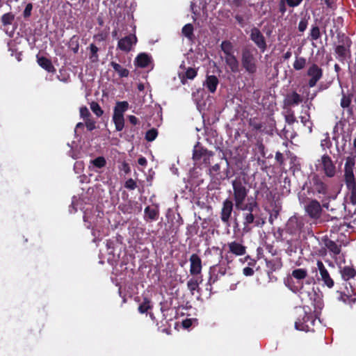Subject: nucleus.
Returning <instances> with one entry per match:
<instances>
[{"label":"nucleus","mask_w":356,"mask_h":356,"mask_svg":"<svg viewBox=\"0 0 356 356\" xmlns=\"http://www.w3.org/2000/svg\"><path fill=\"white\" fill-rule=\"evenodd\" d=\"M234 191V200L237 209H244L243 206L245 205V198L249 190L245 186V182L241 178H236L232 181Z\"/></svg>","instance_id":"obj_1"},{"label":"nucleus","mask_w":356,"mask_h":356,"mask_svg":"<svg viewBox=\"0 0 356 356\" xmlns=\"http://www.w3.org/2000/svg\"><path fill=\"white\" fill-rule=\"evenodd\" d=\"M355 161L353 158L348 157L344 167V176L348 188L352 189L351 200L353 204H356V184L353 173Z\"/></svg>","instance_id":"obj_2"},{"label":"nucleus","mask_w":356,"mask_h":356,"mask_svg":"<svg viewBox=\"0 0 356 356\" xmlns=\"http://www.w3.org/2000/svg\"><path fill=\"white\" fill-rule=\"evenodd\" d=\"M313 273H316V278L318 282H322L323 286L332 289L334 285V280L331 277L323 263L318 260L316 266L313 268Z\"/></svg>","instance_id":"obj_3"},{"label":"nucleus","mask_w":356,"mask_h":356,"mask_svg":"<svg viewBox=\"0 0 356 356\" xmlns=\"http://www.w3.org/2000/svg\"><path fill=\"white\" fill-rule=\"evenodd\" d=\"M257 60L253 52L249 49H243L241 54V64L249 74H254L257 70Z\"/></svg>","instance_id":"obj_4"},{"label":"nucleus","mask_w":356,"mask_h":356,"mask_svg":"<svg viewBox=\"0 0 356 356\" xmlns=\"http://www.w3.org/2000/svg\"><path fill=\"white\" fill-rule=\"evenodd\" d=\"M245 209H241L243 211V232H248L250 230L251 227L250 225L254 222V211L257 207V203L254 201H251L246 203L245 205L243 206Z\"/></svg>","instance_id":"obj_5"},{"label":"nucleus","mask_w":356,"mask_h":356,"mask_svg":"<svg viewBox=\"0 0 356 356\" xmlns=\"http://www.w3.org/2000/svg\"><path fill=\"white\" fill-rule=\"evenodd\" d=\"M213 156V153L209 152L207 149L203 148L199 145H196L193 149V160L195 165H208L210 163L211 158Z\"/></svg>","instance_id":"obj_6"},{"label":"nucleus","mask_w":356,"mask_h":356,"mask_svg":"<svg viewBox=\"0 0 356 356\" xmlns=\"http://www.w3.org/2000/svg\"><path fill=\"white\" fill-rule=\"evenodd\" d=\"M318 170L324 172L326 176L332 177L336 172V168L331 158L327 155H323L318 160L316 164Z\"/></svg>","instance_id":"obj_7"},{"label":"nucleus","mask_w":356,"mask_h":356,"mask_svg":"<svg viewBox=\"0 0 356 356\" xmlns=\"http://www.w3.org/2000/svg\"><path fill=\"white\" fill-rule=\"evenodd\" d=\"M103 215L102 212L97 211V210L92 211L87 208L84 211L83 215V220L87 228L93 229L94 227L98 224L99 220L102 219Z\"/></svg>","instance_id":"obj_8"},{"label":"nucleus","mask_w":356,"mask_h":356,"mask_svg":"<svg viewBox=\"0 0 356 356\" xmlns=\"http://www.w3.org/2000/svg\"><path fill=\"white\" fill-rule=\"evenodd\" d=\"M316 319L313 318L312 315L304 312V316L302 320L298 319L295 323V327L296 330L310 332L314 330V325L315 324Z\"/></svg>","instance_id":"obj_9"},{"label":"nucleus","mask_w":356,"mask_h":356,"mask_svg":"<svg viewBox=\"0 0 356 356\" xmlns=\"http://www.w3.org/2000/svg\"><path fill=\"white\" fill-rule=\"evenodd\" d=\"M305 211L311 218L318 219L321 217L322 207L317 200H312L305 205Z\"/></svg>","instance_id":"obj_10"},{"label":"nucleus","mask_w":356,"mask_h":356,"mask_svg":"<svg viewBox=\"0 0 356 356\" xmlns=\"http://www.w3.org/2000/svg\"><path fill=\"white\" fill-rule=\"evenodd\" d=\"M307 75L310 77L308 84L309 87H314L316 83L321 79L323 76V71L317 65H312L308 70Z\"/></svg>","instance_id":"obj_11"},{"label":"nucleus","mask_w":356,"mask_h":356,"mask_svg":"<svg viewBox=\"0 0 356 356\" xmlns=\"http://www.w3.org/2000/svg\"><path fill=\"white\" fill-rule=\"evenodd\" d=\"M250 39L264 52L266 49L265 38L258 28L254 27L250 31Z\"/></svg>","instance_id":"obj_12"},{"label":"nucleus","mask_w":356,"mask_h":356,"mask_svg":"<svg viewBox=\"0 0 356 356\" xmlns=\"http://www.w3.org/2000/svg\"><path fill=\"white\" fill-rule=\"evenodd\" d=\"M233 211V202L229 199H226L222 203V207L220 213V219L227 226H229V218Z\"/></svg>","instance_id":"obj_13"},{"label":"nucleus","mask_w":356,"mask_h":356,"mask_svg":"<svg viewBox=\"0 0 356 356\" xmlns=\"http://www.w3.org/2000/svg\"><path fill=\"white\" fill-rule=\"evenodd\" d=\"M137 38L135 35L131 34L120 39L118 41V47L123 51H129L136 44Z\"/></svg>","instance_id":"obj_14"},{"label":"nucleus","mask_w":356,"mask_h":356,"mask_svg":"<svg viewBox=\"0 0 356 356\" xmlns=\"http://www.w3.org/2000/svg\"><path fill=\"white\" fill-rule=\"evenodd\" d=\"M228 252L235 256H243L246 253V247L242 243L238 241H232L227 244Z\"/></svg>","instance_id":"obj_15"},{"label":"nucleus","mask_w":356,"mask_h":356,"mask_svg":"<svg viewBox=\"0 0 356 356\" xmlns=\"http://www.w3.org/2000/svg\"><path fill=\"white\" fill-rule=\"evenodd\" d=\"M190 273L192 275H199L202 271V260L200 257L196 254H193L190 257Z\"/></svg>","instance_id":"obj_16"},{"label":"nucleus","mask_w":356,"mask_h":356,"mask_svg":"<svg viewBox=\"0 0 356 356\" xmlns=\"http://www.w3.org/2000/svg\"><path fill=\"white\" fill-rule=\"evenodd\" d=\"M350 42L346 40V42L343 44L337 46L335 52L337 55V58L340 60L346 59L350 56Z\"/></svg>","instance_id":"obj_17"},{"label":"nucleus","mask_w":356,"mask_h":356,"mask_svg":"<svg viewBox=\"0 0 356 356\" xmlns=\"http://www.w3.org/2000/svg\"><path fill=\"white\" fill-rule=\"evenodd\" d=\"M302 222L296 217H291L287 222L286 229L290 234H295L302 229Z\"/></svg>","instance_id":"obj_18"},{"label":"nucleus","mask_w":356,"mask_h":356,"mask_svg":"<svg viewBox=\"0 0 356 356\" xmlns=\"http://www.w3.org/2000/svg\"><path fill=\"white\" fill-rule=\"evenodd\" d=\"M152 62V58L146 53L139 54L135 59L134 63L137 67L144 68L148 67Z\"/></svg>","instance_id":"obj_19"},{"label":"nucleus","mask_w":356,"mask_h":356,"mask_svg":"<svg viewBox=\"0 0 356 356\" xmlns=\"http://www.w3.org/2000/svg\"><path fill=\"white\" fill-rule=\"evenodd\" d=\"M302 102V97L296 92H292L287 94L284 99V104L286 106H294L298 105Z\"/></svg>","instance_id":"obj_20"},{"label":"nucleus","mask_w":356,"mask_h":356,"mask_svg":"<svg viewBox=\"0 0 356 356\" xmlns=\"http://www.w3.org/2000/svg\"><path fill=\"white\" fill-rule=\"evenodd\" d=\"M224 60L226 65L229 67L232 72L237 73L239 72V62L234 54L224 56Z\"/></svg>","instance_id":"obj_21"},{"label":"nucleus","mask_w":356,"mask_h":356,"mask_svg":"<svg viewBox=\"0 0 356 356\" xmlns=\"http://www.w3.org/2000/svg\"><path fill=\"white\" fill-rule=\"evenodd\" d=\"M197 76V71L192 67H188L186 71L179 72V77L183 84L187 79H193Z\"/></svg>","instance_id":"obj_22"},{"label":"nucleus","mask_w":356,"mask_h":356,"mask_svg":"<svg viewBox=\"0 0 356 356\" xmlns=\"http://www.w3.org/2000/svg\"><path fill=\"white\" fill-rule=\"evenodd\" d=\"M218 85V79L214 75L207 76V77L204 83V86L211 93H213L216 91Z\"/></svg>","instance_id":"obj_23"},{"label":"nucleus","mask_w":356,"mask_h":356,"mask_svg":"<svg viewBox=\"0 0 356 356\" xmlns=\"http://www.w3.org/2000/svg\"><path fill=\"white\" fill-rule=\"evenodd\" d=\"M339 272L342 279L345 281H348L350 279L355 277L356 275L355 270L352 266H349L340 268Z\"/></svg>","instance_id":"obj_24"},{"label":"nucleus","mask_w":356,"mask_h":356,"mask_svg":"<svg viewBox=\"0 0 356 356\" xmlns=\"http://www.w3.org/2000/svg\"><path fill=\"white\" fill-rule=\"evenodd\" d=\"M313 189L315 192L318 193V194H327L326 185L320 179L317 177H315L313 179Z\"/></svg>","instance_id":"obj_25"},{"label":"nucleus","mask_w":356,"mask_h":356,"mask_svg":"<svg viewBox=\"0 0 356 356\" xmlns=\"http://www.w3.org/2000/svg\"><path fill=\"white\" fill-rule=\"evenodd\" d=\"M266 264L268 270L271 273L280 269L282 267V261L279 258H273L270 260L266 259Z\"/></svg>","instance_id":"obj_26"},{"label":"nucleus","mask_w":356,"mask_h":356,"mask_svg":"<svg viewBox=\"0 0 356 356\" xmlns=\"http://www.w3.org/2000/svg\"><path fill=\"white\" fill-rule=\"evenodd\" d=\"M218 270V273L220 274V275H224L226 273L225 268H223L220 266H213L210 268L209 273H210V277L209 282L210 283H214L217 280V276L214 277L213 274Z\"/></svg>","instance_id":"obj_27"},{"label":"nucleus","mask_w":356,"mask_h":356,"mask_svg":"<svg viewBox=\"0 0 356 356\" xmlns=\"http://www.w3.org/2000/svg\"><path fill=\"white\" fill-rule=\"evenodd\" d=\"M220 49L225 54V56L233 55L234 53V46L229 41H222L220 44Z\"/></svg>","instance_id":"obj_28"},{"label":"nucleus","mask_w":356,"mask_h":356,"mask_svg":"<svg viewBox=\"0 0 356 356\" xmlns=\"http://www.w3.org/2000/svg\"><path fill=\"white\" fill-rule=\"evenodd\" d=\"M113 121L118 131L123 129L124 125V115L113 113Z\"/></svg>","instance_id":"obj_29"},{"label":"nucleus","mask_w":356,"mask_h":356,"mask_svg":"<svg viewBox=\"0 0 356 356\" xmlns=\"http://www.w3.org/2000/svg\"><path fill=\"white\" fill-rule=\"evenodd\" d=\"M38 63L40 67L46 70L49 72L54 71V67L51 62L45 57H41L38 58Z\"/></svg>","instance_id":"obj_30"},{"label":"nucleus","mask_w":356,"mask_h":356,"mask_svg":"<svg viewBox=\"0 0 356 356\" xmlns=\"http://www.w3.org/2000/svg\"><path fill=\"white\" fill-rule=\"evenodd\" d=\"M152 307V302L149 298L147 296H143V302L138 307V311L141 314L147 312L149 309Z\"/></svg>","instance_id":"obj_31"},{"label":"nucleus","mask_w":356,"mask_h":356,"mask_svg":"<svg viewBox=\"0 0 356 356\" xmlns=\"http://www.w3.org/2000/svg\"><path fill=\"white\" fill-rule=\"evenodd\" d=\"M325 245L334 255H337L341 252V246L332 240H326Z\"/></svg>","instance_id":"obj_32"},{"label":"nucleus","mask_w":356,"mask_h":356,"mask_svg":"<svg viewBox=\"0 0 356 356\" xmlns=\"http://www.w3.org/2000/svg\"><path fill=\"white\" fill-rule=\"evenodd\" d=\"M111 65L120 77H127L129 76V70L120 64L113 61L111 63Z\"/></svg>","instance_id":"obj_33"},{"label":"nucleus","mask_w":356,"mask_h":356,"mask_svg":"<svg viewBox=\"0 0 356 356\" xmlns=\"http://www.w3.org/2000/svg\"><path fill=\"white\" fill-rule=\"evenodd\" d=\"M106 161L104 157L99 156L90 161V165H89V168H91L92 170H94L95 168H102L106 165Z\"/></svg>","instance_id":"obj_34"},{"label":"nucleus","mask_w":356,"mask_h":356,"mask_svg":"<svg viewBox=\"0 0 356 356\" xmlns=\"http://www.w3.org/2000/svg\"><path fill=\"white\" fill-rule=\"evenodd\" d=\"M128 108L129 103L127 102H118L116 103V106L114 108L113 113L123 115L124 113L128 109Z\"/></svg>","instance_id":"obj_35"},{"label":"nucleus","mask_w":356,"mask_h":356,"mask_svg":"<svg viewBox=\"0 0 356 356\" xmlns=\"http://www.w3.org/2000/svg\"><path fill=\"white\" fill-rule=\"evenodd\" d=\"M291 276L297 280H302L307 276V270L305 268H297L292 271Z\"/></svg>","instance_id":"obj_36"},{"label":"nucleus","mask_w":356,"mask_h":356,"mask_svg":"<svg viewBox=\"0 0 356 356\" xmlns=\"http://www.w3.org/2000/svg\"><path fill=\"white\" fill-rule=\"evenodd\" d=\"M181 32L188 40H191L193 38V26L191 24H186L182 28Z\"/></svg>","instance_id":"obj_37"},{"label":"nucleus","mask_w":356,"mask_h":356,"mask_svg":"<svg viewBox=\"0 0 356 356\" xmlns=\"http://www.w3.org/2000/svg\"><path fill=\"white\" fill-rule=\"evenodd\" d=\"M199 281L197 279L191 278L187 282V287L192 295H194V292L199 287Z\"/></svg>","instance_id":"obj_38"},{"label":"nucleus","mask_w":356,"mask_h":356,"mask_svg":"<svg viewBox=\"0 0 356 356\" xmlns=\"http://www.w3.org/2000/svg\"><path fill=\"white\" fill-rule=\"evenodd\" d=\"M306 59L303 57H296L293 63V68L296 70H300L303 69L306 65Z\"/></svg>","instance_id":"obj_39"},{"label":"nucleus","mask_w":356,"mask_h":356,"mask_svg":"<svg viewBox=\"0 0 356 356\" xmlns=\"http://www.w3.org/2000/svg\"><path fill=\"white\" fill-rule=\"evenodd\" d=\"M352 101L351 95H346L342 91V97L341 99L340 105L343 108H348L350 107Z\"/></svg>","instance_id":"obj_40"},{"label":"nucleus","mask_w":356,"mask_h":356,"mask_svg":"<svg viewBox=\"0 0 356 356\" xmlns=\"http://www.w3.org/2000/svg\"><path fill=\"white\" fill-rule=\"evenodd\" d=\"M90 59L92 62H97L99 59V56L97 54V52L99 51V49L97 46H95L94 44H91L90 45Z\"/></svg>","instance_id":"obj_41"},{"label":"nucleus","mask_w":356,"mask_h":356,"mask_svg":"<svg viewBox=\"0 0 356 356\" xmlns=\"http://www.w3.org/2000/svg\"><path fill=\"white\" fill-rule=\"evenodd\" d=\"M145 214L149 219L156 220L158 213L155 209L147 207L145 209Z\"/></svg>","instance_id":"obj_42"},{"label":"nucleus","mask_w":356,"mask_h":356,"mask_svg":"<svg viewBox=\"0 0 356 356\" xmlns=\"http://www.w3.org/2000/svg\"><path fill=\"white\" fill-rule=\"evenodd\" d=\"M158 136V131L156 129H151L149 130H148L147 132H146V134H145V139L147 140V141H153L154 140L156 139V138Z\"/></svg>","instance_id":"obj_43"},{"label":"nucleus","mask_w":356,"mask_h":356,"mask_svg":"<svg viewBox=\"0 0 356 356\" xmlns=\"http://www.w3.org/2000/svg\"><path fill=\"white\" fill-rule=\"evenodd\" d=\"M90 108L92 111L97 116L100 117L103 114V110L101 108L100 106L95 102H92L90 104Z\"/></svg>","instance_id":"obj_44"},{"label":"nucleus","mask_w":356,"mask_h":356,"mask_svg":"<svg viewBox=\"0 0 356 356\" xmlns=\"http://www.w3.org/2000/svg\"><path fill=\"white\" fill-rule=\"evenodd\" d=\"M309 118H310L309 115L307 113L305 115H302L300 117V120H301V122L304 124V126L308 127L309 131L311 133L312 131V123L311 122Z\"/></svg>","instance_id":"obj_45"},{"label":"nucleus","mask_w":356,"mask_h":356,"mask_svg":"<svg viewBox=\"0 0 356 356\" xmlns=\"http://www.w3.org/2000/svg\"><path fill=\"white\" fill-rule=\"evenodd\" d=\"M14 19V15L11 13H6L1 17V22L4 25L10 24Z\"/></svg>","instance_id":"obj_46"},{"label":"nucleus","mask_w":356,"mask_h":356,"mask_svg":"<svg viewBox=\"0 0 356 356\" xmlns=\"http://www.w3.org/2000/svg\"><path fill=\"white\" fill-rule=\"evenodd\" d=\"M80 116L85 120L87 118H90V113L87 107L83 106L80 108Z\"/></svg>","instance_id":"obj_47"},{"label":"nucleus","mask_w":356,"mask_h":356,"mask_svg":"<svg viewBox=\"0 0 356 356\" xmlns=\"http://www.w3.org/2000/svg\"><path fill=\"white\" fill-rule=\"evenodd\" d=\"M307 25H308L307 19L305 17L302 18L298 24L299 31L304 32L306 30Z\"/></svg>","instance_id":"obj_48"},{"label":"nucleus","mask_w":356,"mask_h":356,"mask_svg":"<svg viewBox=\"0 0 356 356\" xmlns=\"http://www.w3.org/2000/svg\"><path fill=\"white\" fill-rule=\"evenodd\" d=\"M32 9H33V4L31 3H29L26 6V8L23 13V16L24 18H28L31 16Z\"/></svg>","instance_id":"obj_49"},{"label":"nucleus","mask_w":356,"mask_h":356,"mask_svg":"<svg viewBox=\"0 0 356 356\" xmlns=\"http://www.w3.org/2000/svg\"><path fill=\"white\" fill-rule=\"evenodd\" d=\"M311 37L313 40H317L320 37V30L318 26L312 27L311 30Z\"/></svg>","instance_id":"obj_50"},{"label":"nucleus","mask_w":356,"mask_h":356,"mask_svg":"<svg viewBox=\"0 0 356 356\" xmlns=\"http://www.w3.org/2000/svg\"><path fill=\"white\" fill-rule=\"evenodd\" d=\"M85 122L88 130L92 131L93 129H95V122L93 120L90 118H87L85 120Z\"/></svg>","instance_id":"obj_51"},{"label":"nucleus","mask_w":356,"mask_h":356,"mask_svg":"<svg viewBox=\"0 0 356 356\" xmlns=\"http://www.w3.org/2000/svg\"><path fill=\"white\" fill-rule=\"evenodd\" d=\"M125 188L130 189V190H134L136 188V183L135 181L132 179H129L124 184Z\"/></svg>","instance_id":"obj_52"},{"label":"nucleus","mask_w":356,"mask_h":356,"mask_svg":"<svg viewBox=\"0 0 356 356\" xmlns=\"http://www.w3.org/2000/svg\"><path fill=\"white\" fill-rule=\"evenodd\" d=\"M287 3V6L291 8H295L301 4L303 0H285Z\"/></svg>","instance_id":"obj_53"},{"label":"nucleus","mask_w":356,"mask_h":356,"mask_svg":"<svg viewBox=\"0 0 356 356\" xmlns=\"http://www.w3.org/2000/svg\"><path fill=\"white\" fill-rule=\"evenodd\" d=\"M287 3L285 0H280L279 3V11L284 15L286 12Z\"/></svg>","instance_id":"obj_54"},{"label":"nucleus","mask_w":356,"mask_h":356,"mask_svg":"<svg viewBox=\"0 0 356 356\" xmlns=\"http://www.w3.org/2000/svg\"><path fill=\"white\" fill-rule=\"evenodd\" d=\"M286 121L288 124H292L296 121V118L293 113H289L286 115Z\"/></svg>","instance_id":"obj_55"},{"label":"nucleus","mask_w":356,"mask_h":356,"mask_svg":"<svg viewBox=\"0 0 356 356\" xmlns=\"http://www.w3.org/2000/svg\"><path fill=\"white\" fill-rule=\"evenodd\" d=\"M250 124V126L256 130H261L263 127L261 123L257 122L254 120H251Z\"/></svg>","instance_id":"obj_56"},{"label":"nucleus","mask_w":356,"mask_h":356,"mask_svg":"<svg viewBox=\"0 0 356 356\" xmlns=\"http://www.w3.org/2000/svg\"><path fill=\"white\" fill-rule=\"evenodd\" d=\"M243 273L245 276H252L254 274V270L250 267H245L243 270Z\"/></svg>","instance_id":"obj_57"},{"label":"nucleus","mask_w":356,"mask_h":356,"mask_svg":"<svg viewBox=\"0 0 356 356\" xmlns=\"http://www.w3.org/2000/svg\"><path fill=\"white\" fill-rule=\"evenodd\" d=\"M229 5L232 7H239L241 5L242 0H233V1H229Z\"/></svg>","instance_id":"obj_58"},{"label":"nucleus","mask_w":356,"mask_h":356,"mask_svg":"<svg viewBox=\"0 0 356 356\" xmlns=\"http://www.w3.org/2000/svg\"><path fill=\"white\" fill-rule=\"evenodd\" d=\"M220 165L219 164H215L213 165L211 168H209V173L213 174L218 172L220 170Z\"/></svg>","instance_id":"obj_59"},{"label":"nucleus","mask_w":356,"mask_h":356,"mask_svg":"<svg viewBox=\"0 0 356 356\" xmlns=\"http://www.w3.org/2000/svg\"><path fill=\"white\" fill-rule=\"evenodd\" d=\"M128 119L131 124L136 125L138 123V120L136 117L134 115H129Z\"/></svg>","instance_id":"obj_60"},{"label":"nucleus","mask_w":356,"mask_h":356,"mask_svg":"<svg viewBox=\"0 0 356 356\" xmlns=\"http://www.w3.org/2000/svg\"><path fill=\"white\" fill-rule=\"evenodd\" d=\"M138 163L141 165H145L147 163V161L145 158L142 157L138 159Z\"/></svg>","instance_id":"obj_61"},{"label":"nucleus","mask_w":356,"mask_h":356,"mask_svg":"<svg viewBox=\"0 0 356 356\" xmlns=\"http://www.w3.org/2000/svg\"><path fill=\"white\" fill-rule=\"evenodd\" d=\"M291 56V52L288 51L284 54V59H289Z\"/></svg>","instance_id":"obj_62"},{"label":"nucleus","mask_w":356,"mask_h":356,"mask_svg":"<svg viewBox=\"0 0 356 356\" xmlns=\"http://www.w3.org/2000/svg\"><path fill=\"white\" fill-rule=\"evenodd\" d=\"M83 124L82 122H79L76 125V128H75V132H76L77 129H80V128H83Z\"/></svg>","instance_id":"obj_63"},{"label":"nucleus","mask_w":356,"mask_h":356,"mask_svg":"<svg viewBox=\"0 0 356 356\" xmlns=\"http://www.w3.org/2000/svg\"><path fill=\"white\" fill-rule=\"evenodd\" d=\"M236 19L239 23H241V22H242V20H243L242 17H241V16H238V15L236 16Z\"/></svg>","instance_id":"obj_64"}]
</instances>
